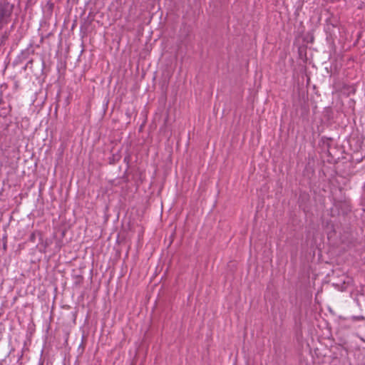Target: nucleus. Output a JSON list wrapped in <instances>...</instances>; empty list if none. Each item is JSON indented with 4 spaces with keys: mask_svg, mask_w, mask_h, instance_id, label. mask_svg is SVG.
<instances>
[{
    "mask_svg": "<svg viewBox=\"0 0 365 365\" xmlns=\"http://www.w3.org/2000/svg\"><path fill=\"white\" fill-rule=\"evenodd\" d=\"M34 53V50L28 48L26 49H25L24 51H23L21 53V58L22 59H26L29 58V55L31 53Z\"/></svg>",
    "mask_w": 365,
    "mask_h": 365,
    "instance_id": "obj_2",
    "label": "nucleus"
},
{
    "mask_svg": "<svg viewBox=\"0 0 365 365\" xmlns=\"http://www.w3.org/2000/svg\"><path fill=\"white\" fill-rule=\"evenodd\" d=\"M13 9L14 4L7 0L0 1V30L10 21Z\"/></svg>",
    "mask_w": 365,
    "mask_h": 365,
    "instance_id": "obj_1",
    "label": "nucleus"
},
{
    "mask_svg": "<svg viewBox=\"0 0 365 365\" xmlns=\"http://www.w3.org/2000/svg\"><path fill=\"white\" fill-rule=\"evenodd\" d=\"M32 62H33V61H32V60H29V61L27 62V63H26V66H25V68H26L27 66H29V64H32Z\"/></svg>",
    "mask_w": 365,
    "mask_h": 365,
    "instance_id": "obj_3",
    "label": "nucleus"
}]
</instances>
